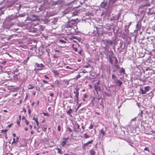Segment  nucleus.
Listing matches in <instances>:
<instances>
[{
	"label": "nucleus",
	"mask_w": 155,
	"mask_h": 155,
	"mask_svg": "<svg viewBox=\"0 0 155 155\" xmlns=\"http://www.w3.org/2000/svg\"><path fill=\"white\" fill-rule=\"evenodd\" d=\"M2 73H4V78L6 80H8L11 78L12 75L15 74L14 72L10 71V69H6L3 68L2 69Z\"/></svg>",
	"instance_id": "f257e3e1"
},
{
	"label": "nucleus",
	"mask_w": 155,
	"mask_h": 155,
	"mask_svg": "<svg viewBox=\"0 0 155 155\" xmlns=\"http://www.w3.org/2000/svg\"><path fill=\"white\" fill-rule=\"evenodd\" d=\"M77 19H68V21L65 24L64 26L67 28H72L74 26H76L77 24V22L76 21Z\"/></svg>",
	"instance_id": "f03ea898"
},
{
	"label": "nucleus",
	"mask_w": 155,
	"mask_h": 155,
	"mask_svg": "<svg viewBox=\"0 0 155 155\" xmlns=\"http://www.w3.org/2000/svg\"><path fill=\"white\" fill-rule=\"evenodd\" d=\"M79 89L76 87L75 88V91L74 92V93L75 94V98H74V101H77V103L78 101V97L79 94Z\"/></svg>",
	"instance_id": "7ed1b4c3"
},
{
	"label": "nucleus",
	"mask_w": 155,
	"mask_h": 155,
	"mask_svg": "<svg viewBox=\"0 0 155 155\" xmlns=\"http://www.w3.org/2000/svg\"><path fill=\"white\" fill-rule=\"evenodd\" d=\"M100 86V83L99 82H97L94 84V87L97 92H98V91H100L101 90Z\"/></svg>",
	"instance_id": "20e7f679"
},
{
	"label": "nucleus",
	"mask_w": 155,
	"mask_h": 155,
	"mask_svg": "<svg viewBox=\"0 0 155 155\" xmlns=\"http://www.w3.org/2000/svg\"><path fill=\"white\" fill-rule=\"evenodd\" d=\"M27 19L28 20H31L32 21H35L37 19L38 17L37 16L33 15L29 17H28Z\"/></svg>",
	"instance_id": "39448f33"
},
{
	"label": "nucleus",
	"mask_w": 155,
	"mask_h": 155,
	"mask_svg": "<svg viewBox=\"0 0 155 155\" xmlns=\"http://www.w3.org/2000/svg\"><path fill=\"white\" fill-rule=\"evenodd\" d=\"M35 65L37 67L40 68H38V70H42V68H43L45 67V66L44 65L42 64H39L37 63H35Z\"/></svg>",
	"instance_id": "423d86ee"
},
{
	"label": "nucleus",
	"mask_w": 155,
	"mask_h": 155,
	"mask_svg": "<svg viewBox=\"0 0 155 155\" xmlns=\"http://www.w3.org/2000/svg\"><path fill=\"white\" fill-rule=\"evenodd\" d=\"M115 83L116 84V85L118 87L120 86L122 84V82L118 79L115 80Z\"/></svg>",
	"instance_id": "0eeeda50"
},
{
	"label": "nucleus",
	"mask_w": 155,
	"mask_h": 155,
	"mask_svg": "<svg viewBox=\"0 0 155 155\" xmlns=\"http://www.w3.org/2000/svg\"><path fill=\"white\" fill-rule=\"evenodd\" d=\"M112 25H111L110 24H107L104 26V28H106L107 30L110 31L111 30V26Z\"/></svg>",
	"instance_id": "6e6552de"
},
{
	"label": "nucleus",
	"mask_w": 155,
	"mask_h": 155,
	"mask_svg": "<svg viewBox=\"0 0 155 155\" xmlns=\"http://www.w3.org/2000/svg\"><path fill=\"white\" fill-rule=\"evenodd\" d=\"M107 2L106 1H104L101 2V6L102 8H105L107 6Z\"/></svg>",
	"instance_id": "1a4fd4ad"
},
{
	"label": "nucleus",
	"mask_w": 155,
	"mask_h": 155,
	"mask_svg": "<svg viewBox=\"0 0 155 155\" xmlns=\"http://www.w3.org/2000/svg\"><path fill=\"white\" fill-rule=\"evenodd\" d=\"M38 29L36 28H31L30 29V32H32L33 33H38Z\"/></svg>",
	"instance_id": "9d476101"
},
{
	"label": "nucleus",
	"mask_w": 155,
	"mask_h": 155,
	"mask_svg": "<svg viewBox=\"0 0 155 155\" xmlns=\"http://www.w3.org/2000/svg\"><path fill=\"white\" fill-rule=\"evenodd\" d=\"M93 141V140H92L91 141H88L87 143H84L82 147L83 149H84L86 146H87L89 144L91 143Z\"/></svg>",
	"instance_id": "9b49d317"
},
{
	"label": "nucleus",
	"mask_w": 155,
	"mask_h": 155,
	"mask_svg": "<svg viewBox=\"0 0 155 155\" xmlns=\"http://www.w3.org/2000/svg\"><path fill=\"white\" fill-rule=\"evenodd\" d=\"M141 28V23L140 22H137L136 25V28L137 31L140 29Z\"/></svg>",
	"instance_id": "f8f14e48"
},
{
	"label": "nucleus",
	"mask_w": 155,
	"mask_h": 155,
	"mask_svg": "<svg viewBox=\"0 0 155 155\" xmlns=\"http://www.w3.org/2000/svg\"><path fill=\"white\" fill-rule=\"evenodd\" d=\"M52 21H51L52 23L51 25H52V24L53 25H56L58 21V19L56 18H54V19H52Z\"/></svg>",
	"instance_id": "ddd939ff"
},
{
	"label": "nucleus",
	"mask_w": 155,
	"mask_h": 155,
	"mask_svg": "<svg viewBox=\"0 0 155 155\" xmlns=\"http://www.w3.org/2000/svg\"><path fill=\"white\" fill-rule=\"evenodd\" d=\"M75 39L76 40H78L79 41L81 40V39L80 38L76 36H71V37L70 38V39Z\"/></svg>",
	"instance_id": "4468645a"
},
{
	"label": "nucleus",
	"mask_w": 155,
	"mask_h": 155,
	"mask_svg": "<svg viewBox=\"0 0 155 155\" xmlns=\"http://www.w3.org/2000/svg\"><path fill=\"white\" fill-rule=\"evenodd\" d=\"M72 109L70 108L69 110H68L67 111V114H68L69 115H70L71 117H72V116L71 115V113H72Z\"/></svg>",
	"instance_id": "2eb2a0df"
},
{
	"label": "nucleus",
	"mask_w": 155,
	"mask_h": 155,
	"mask_svg": "<svg viewBox=\"0 0 155 155\" xmlns=\"http://www.w3.org/2000/svg\"><path fill=\"white\" fill-rule=\"evenodd\" d=\"M106 42L107 44L110 45H112L113 43V41L110 40H106Z\"/></svg>",
	"instance_id": "dca6fc26"
},
{
	"label": "nucleus",
	"mask_w": 155,
	"mask_h": 155,
	"mask_svg": "<svg viewBox=\"0 0 155 155\" xmlns=\"http://www.w3.org/2000/svg\"><path fill=\"white\" fill-rule=\"evenodd\" d=\"M78 13V10H75L73 12L72 16L76 15H77Z\"/></svg>",
	"instance_id": "f3484780"
},
{
	"label": "nucleus",
	"mask_w": 155,
	"mask_h": 155,
	"mask_svg": "<svg viewBox=\"0 0 155 155\" xmlns=\"http://www.w3.org/2000/svg\"><path fill=\"white\" fill-rule=\"evenodd\" d=\"M105 131H106V130H104V129H101V130L100 131V133H101L102 134L103 136H104V135H105Z\"/></svg>",
	"instance_id": "a211bd4d"
},
{
	"label": "nucleus",
	"mask_w": 155,
	"mask_h": 155,
	"mask_svg": "<svg viewBox=\"0 0 155 155\" xmlns=\"http://www.w3.org/2000/svg\"><path fill=\"white\" fill-rule=\"evenodd\" d=\"M140 91L141 92L142 94H145L146 93V91L144 89V90L142 88L140 89Z\"/></svg>",
	"instance_id": "6ab92c4d"
},
{
	"label": "nucleus",
	"mask_w": 155,
	"mask_h": 155,
	"mask_svg": "<svg viewBox=\"0 0 155 155\" xmlns=\"http://www.w3.org/2000/svg\"><path fill=\"white\" fill-rule=\"evenodd\" d=\"M56 149L58 150V153H59L60 154H62V152L61 150L59 148L57 147L56 148Z\"/></svg>",
	"instance_id": "aec40b11"
},
{
	"label": "nucleus",
	"mask_w": 155,
	"mask_h": 155,
	"mask_svg": "<svg viewBox=\"0 0 155 155\" xmlns=\"http://www.w3.org/2000/svg\"><path fill=\"white\" fill-rule=\"evenodd\" d=\"M91 155H94L95 152L93 149H91L90 151Z\"/></svg>",
	"instance_id": "412c9836"
},
{
	"label": "nucleus",
	"mask_w": 155,
	"mask_h": 155,
	"mask_svg": "<svg viewBox=\"0 0 155 155\" xmlns=\"http://www.w3.org/2000/svg\"><path fill=\"white\" fill-rule=\"evenodd\" d=\"M13 79L15 80H18L19 79V78L18 76V75L15 74L13 76Z\"/></svg>",
	"instance_id": "4be33fe9"
},
{
	"label": "nucleus",
	"mask_w": 155,
	"mask_h": 155,
	"mask_svg": "<svg viewBox=\"0 0 155 155\" xmlns=\"http://www.w3.org/2000/svg\"><path fill=\"white\" fill-rule=\"evenodd\" d=\"M120 73L121 74L123 73V74H125V71L124 69L122 68L120 71Z\"/></svg>",
	"instance_id": "5701e85b"
},
{
	"label": "nucleus",
	"mask_w": 155,
	"mask_h": 155,
	"mask_svg": "<svg viewBox=\"0 0 155 155\" xmlns=\"http://www.w3.org/2000/svg\"><path fill=\"white\" fill-rule=\"evenodd\" d=\"M150 4L149 2L147 3V4H144L142 5V7H148L150 6Z\"/></svg>",
	"instance_id": "b1692460"
},
{
	"label": "nucleus",
	"mask_w": 155,
	"mask_h": 155,
	"mask_svg": "<svg viewBox=\"0 0 155 155\" xmlns=\"http://www.w3.org/2000/svg\"><path fill=\"white\" fill-rule=\"evenodd\" d=\"M72 47L73 48V49L74 50H75V52H77V51H78V49H77V48L76 47H74V44L72 45Z\"/></svg>",
	"instance_id": "393cba45"
},
{
	"label": "nucleus",
	"mask_w": 155,
	"mask_h": 155,
	"mask_svg": "<svg viewBox=\"0 0 155 155\" xmlns=\"http://www.w3.org/2000/svg\"><path fill=\"white\" fill-rule=\"evenodd\" d=\"M66 144V141H63L61 143V145L62 147H64Z\"/></svg>",
	"instance_id": "a878e982"
},
{
	"label": "nucleus",
	"mask_w": 155,
	"mask_h": 155,
	"mask_svg": "<svg viewBox=\"0 0 155 155\" xmlns=\"http://www.w3.org/2000/svg\"><path fill=\"white\" fill-rule=\"evenodd\" d=\"M75 125L76 127H77V129L78 130L80 129V126L77 123H76L75 124Z\"/></svg>",
	"instance_id": "bb28decb"
},
{
	"label": "nucleus",
	"mask_w": 155,
	"mask_h": 155,
	"mask_svg": "<svg viewBox=\"0 0 155 155\" xmlns=\"http://www.w3.org/2000/svg\"><path fill=\"white\" fill-rule=\"evenodd\" d=\"M43 114L44 116L49 117L50 114H48V113H45L43 112Z\"/></svg>",
	"instance_id": "cd10ccee"
},
{
	"label": "nucleus",
	"mask_w": 155,
	"mask_h": 155,
	"mask_svg": "<svg viewBox=\"0 0 155 155\" xmlns=\"http://www.w3.org/2000/svg\"><path fill=\"white\" fill-rule=\"evenodd\" d=\"M53 72L56 75H58L59 74V73L57 70H54Z\"/></svg>",
	"instance_id": "c85d7f7f"
},
{
	"label": "nucleus",
	"mask_w": 155,
	"mask_h": 155,
	"mask_svg": "<svg viewBox=\"0 0 155 155\" xmlns=\"http://www.w3.org/2000/svg\"><path fill=\"white\" fill-rule=\"evenodd\" d=\"M149 88L150 87L148 86H146L144 87V89L147 91H149Z\"/></svg>",
	"instance_id": "c756f323"
},
{
	"label": "nucleus",
	"mask_w": 155,
	"mask_h": 155,
	"mask_svg": "<svg viewBox=\"0 0 155 155\" xmlns=\"http://www.w3.org/2000/svg\"><path fill=\"white\" fill-rule=\"evenodd\" d=\"M109 62L111 64H112L113 63V60L111 57H109Z\"/></svg>",
	"instance_id": "7c9ffc66"
},
{
	"label": "nucleus",
	"mask_w": 155,
	"mask_h": 155,
	"mask_svg": "<svg viewBox=\"0 0 155 155\" xmlns=\"http://www.w3.org/2000/svg\"><path fill=\"white\" fill-rule=\"evenodd\" d=\"M117 77L114 75V74H113L112 75V79H114V80H117L116 79H117Z\"/></svg>",
	"instance_id": "2f4dec72"
},
{
	"label": "nucleus",
	"mask_w": 155,
	"mask_h": 155,
	"mask_svg": "<svg viewBox=\"0 0 155 155\" xmlns=\"http://www.w3.org/2000/svg\"><path fill=\"white\" fill-rule=\"evenodd\" d=\"M84 138H87L90 137L89 136L87 135L86 134H84Z\"/></svg>",
	"instance_id": "473e14b6"
},
{
	"label": "nucleus",
	"mask_w": 155,
	"mask_h": 155,
	"mask_svg": "<svg viewBox=\"0 0 155 155\" xmlns=\"http://www.w3.org/2000/svg\"><path fill=\"white\" fill-rule=\"evenodd\" d=\"M59 41L60 42L62 43H66V42L65 41L62 39L60 40H59Z\"/></svg>",
	"instance_id": "72a5a7b5"
},
{
	"label": "nucleus",
	"mask_w": 155,
	"mask_h": 155,
	"mask_svg": "<svg viewBox=\"0 0 155 155\" xmlns=\"http://www.w3.org/2000/svg\"><path fill=\"white\" fill-rule=\"evenodd\" d=\"M7 131H8V130H6V129L5 130H1V131H2L1 133H4V134H6V132Z\"/></svg>",
	"instance_id": "f704fd0d"
},
{
	"label": "nucleus",
	"mask_w": 155,
	"mask_h": 155,
	"mask_svg": "<svg viewBox=\"0 0 155 155\" xmlns=\"http://www.w3.org/2000/svg\"><path fill=\"white\" fill-rule=\"evenodd\" d=\"M67 130L69 131L70 132H72V130L71 129V128L69 127H68L67 128Z\"/></svg>",
	"instance_id": "c9c22d12"
},
{
	"label": "nucleus",
	"mask_w": 155,
	"mask_h": 155,
	"mask_svg": "<svg viewBox=\"0 0 155 155\" xmlns=\"http://www.w3.org/2000/svg\"><path fill=\"white\" fill-rule=\"evenodd\" d=\"M113 20H116V17L115 16H113L110 18V20L112 21Z\"/></svg>",
	"instance_id": "e433bc0d"
},
{
	"label": "nucleus",
	"mask_w": 155,
	"mask_h": 155,
	"mask_svg": "<svg viewBox=\"0 0 155 155\" xmlns=\"http://www.w3.org/2000/svg\"><path fill=\"white\" fill-rule=\"evenodd\" d=\"M29 86L30 87H28V89H32L34 88V86H31L30 85H29Z\"/></svg>",
	"instance_id": "4c0bfd02"
},
{
	"label": "nucleus",
	"mask_w": 155,
	"mask_h": 155,
	"mask_svg": "<svg viewBox=\"0 0 155 155\" xmlns=\"http://www.w3.org/2000/svg\"><path fill=\"white\" fill-rule=\"evenodd\" d=\"M44 27L42 26H40L39 29L43 31L44 30Z\"/></svg>",
	"instance_id": "58836bf2"
},
{
	"label": "nucleus",
	"mask_w": 155,
	"mask_h": 155,
	"mask_svg": "<svg viewBox=\"0 0 155 155\" xmlns=\"http://www.w3.org/2000/svg\"><path fill=\"white\" fill-rule=\"evenodd\" d=\"M69 137H68L67 138L63 137L62 139L64 141H66V142H67V141Z\"/></svg>",
	"instance_id": "ea45409f"
},
{
	"label": "nucleus",
	"mask_w": 155,
	"mask_h": 155,
	"mask_svg": "<svg viewBox=\"0 0 155 155\" xmlns=\"http://www.w3.org/2000/svg\"><path fill=\"white\" fill-rule=\"evenodd\" d=\"M25 123H26V124L27 125H28V124H29V121L27 120H26V119H25Z\"/></svg>",
	"instance_id": "a19ab883"
},
{
	"label": "nucleus",
	"mask_w": 155,
	"mask_h": 155,
	"mask_svg": "<svg viewBox=\"0 0 155 155\" xmlns=\"http://www.w3.org/2000/svg\"><path fill=\"white\" fill-rule=\"evenodd\" d=\"M18 28H12V30L14 31H18Z\"/></svg>",
	"instance_id": "79ce46f5"
},
{
	"label": "nucleus",
	"mask_w": 155,
	"mask_h": 155,
	"mask_svg": "<svg viewBox=\"0 0 155 155\" xmlns=\"http://www.w3.org/2000/svg\"><path fill=\"white\" fill-rule=\"evenodd\" d=\"M14 143H17L16 142L15 140V138H13V141L12 143V144H13Z\"/></svg>",
	"instance_id": "37998d69"
},
{
	"label": "nucleus",
	"mask_w": 155,
	"mask_h": 155,
	"mask_svg": "<svg viewBox=\"0 0 155 155\" xmlns=\"http://www.w3.org/2000/svg\"><path fill=\"white\" fill-rule=\"evenodd\" d=\"M93 127H94V125L92 124H91L89 127V129H93Z\"/></svg>",
	"instance_id": "c03bdc74"
},
{
	"label": "nucleus",
	"mask_w": 155,
	"mask_h": 155,
	"mask_svg": "<svg viewBox=\"0 0 155 155\" xmlns=\"http://www.w3.org/2000/svg\"><path fill=\"white\" fill-rule=\"evenodd\" d=\"M130 25V23H129L128 25H125V27L126 28H128Z\"/></svg>",
	"instance_id": "a18cd8bd"
},
{
	"label": "nucleus",
	"mask_w": 155,
	"mask_h": 155,
	"mask_svg": "<svg viewBox=\"0 0 155 155\" xmlns=\"http://www.w3.org/2000/svg\"><path fill=\"white\" fill-rule=\"evenodd\" d=\"M82 103H81L79 104V105H78V106L76 109V110H77L79 108V107H81V104Z\"/></svg>",
	"instance_id": "49530a36"
},
{
	"label": "nucleus",
	"mask_w": 155,
	"mask_h": 155,
	"mask_svg": "<svg viewBox=\"0 0 155 155\" xmlns=\"http://www.w3.org/2000/svg\"><path fill=\"white\" fill-rule=\"evenodd\" d=\"M35 115H34V116L33 117V120H34L35 121H36L38 120V118L37 117H35Z\"/></svg>",
	"instance_id": "de8ad7c7"
},
{
	"label": "nucleus",
	"mask_w": 155,
	"mask_h": 155,
	"mask_svg": "<svg viewBox=\"0 0 155 155\" xmlns=\"http://www.w3.org/2000/svg\"><path fill=\"white\" fill-rule=\"evenodd\" d=\"M144 150L145 151H147L149 152H150L148 148L147 147H145Z\"/></svg>",
	"instance_id": "09e8293b"
},
{
	"label": "nucleus",
	"mask_w": 155,
	"mask_h": 155,
	"mask_svg": "<svg viewBox=\"0 0 155 155\" xmlns=\"http://www.w3.org/2000/svg\"><path fill=\"white\" fill-rule=\"evenodd\" d=\"M128 29V28H125L124 29V31L126 33H128L129 32V30Z\"/></svg>",
	"instance_id": "8fccbe9b"
},
{
	"label": "nucleus",
	"mask_w": 155,
	"mask_h": 155,
	"mask_svg": "<svg viewBox=\"0 0 155 155\" xmlns=\"http://www.w3.org/2000/svg\"><path fill=\"white\" fill-rule=\"evenodd\" d=\"M90 66V64H87V65H85V67H84V68H88L89 66Z\"/></svg>",
	"instance_id": "3c124183"
},
{
	"label": "nucleus",
	"mask_w": 155,
	"mask_h": 155,
	"mask_svg": "<svg viewBox=\"0 0 155 155\" xmlns=\"http://www.w3.org/2000/svg\"><path fill=\"white\" fill-rule=\"evenodd\" d=\"M58 131H60L61 130V127L60 125H58Z\"/></svg>",
	"instance_id": "603ef678"
},
{
	"label": "nucleus",
	"mask_w": 155,
	"mask_h": 155,
	"mask_svg": "<svg viewBox=\"0 0 155 155\" xmlns=\"http://www.w3.org/2000/svg\"><path fill=\"white\" fill-rule=\"evenodd\" d=\"M4 68H3L2 66H0V74L2 73V69H3Z\"/></svg>",
	"instance_id": "864d4df0"
},
{
	"label": "nucleus",
	"mask_w": 155,
	"mask_h": 155,
	"mask_svg": "<svg viewBox=\"0 0 155 155\" xmlns=\"http://www.w3.org/2000/svg\"><path fill=\"white\" fill-rule=\"evenodd\" d=\"M106 34H108V35L110 36H112V33L111 32H107V33H106Z\"/></svg>",
	"instance_id": "5fc2aeb1"
},
{
	"label": "nucleus",
	"mask_w": 155,
	"mask_h": 155,
	"mask_svg": "<svg viewBox=\"0 0 155 155\" xmlns=\"http://www.w3.org/2000/svg\"><path fill=\"white\" fill-rule=\"evenodd\" d=\"M42 82L44 83H45V84H48V82L47 81H45V80H43L42 81Z\"/></svg>",
	"instance_id": "6e6d98bb"
},
{
	"label": "nucleus",
	"mask_w": 155,
	"mask_h": 155,
	"mask_svg": "<svg viewBox=\"0 0 155 155\" xmlns=\"http://www.w3.org/2000/svg\"><path fill=\"white\" fill-rule=\"evenodd\" d=\"M115 67L117 69H119V66L117 64H115Z\"/></svg>",
	"instance_id": "4d7b16f0"
},
{
	"label": "nucleus",
	"mask_w": 155,
	"mask_h": 155,
	"mask_svg": "<svg viewBox=\"0 0 155 155\" xmlns=\"http://www.w3.org/2000/svg\"><path fill=\"white\" fill-rule=\"evenodd\" d=\"M83 110H86V108L85 107H84L82 108L81 109L79 110V111Z\"/></svg>",
	"instance_id": "13d9d810"
},
{
	"label": "nucleus",
	"mask_w": 155,
	"mask_h": 155,
	"mask_svg": "<svg viewBox=\"0 0 155 155\" xmlns=\"http://www.w3.org/2000/svg\"><path fill=\"white\" fill-rule=\"evenodd\" d=\"M117 0H110L109 1L110 2H112L113 3H114Z\"/></svg>",
	"instance_id": "bf43d9fd"
},
{
	"label": "nucleus",
	"mask_w": 155,
	"mask_h": 155,
	"mask_svg": "<svg viewBox=\"0 0 155 155\" xmlns=\"http://www.w3.org/2000/svg\"><path fill=\"white\" fill-rule=\"evenodd\" d=\"M28 113L29 114V115H30L31 114V109L30 108H29L28 109Z\"/></svg>",
	"instance_id": "052dcab7"
},
{
	"label": "nucleus",
	"mask_w": 155,
	"mask_h": 155,
	"mask_svg": "<svg viewBox=\"0 0 155 155\" xmlns=\"http://www.w3.org/2000/svg\"><path fill=\"white\" fill-rule=\"evenodd\" d=\"M118 62V60L117 59H116L115 60V64H117Z\"/></svg>",
	"instance_id": "680f3d73"
},
{
	"label": "nucleus",
	"mask_w": 155,
	"mask_h": 155,
	"mask_svg": "<svg viewBox=\"0 0 155 155\" xmlns=\"http://www.w3.org/2000/svg\"><path fill=\"white\" fill-rule=\"evenodd\" d=\"M120 15H118L117 17V18H116V20H118V19H119V18H120Z\"/></svg>",
	"instance_id": "e2e57ef3"
},
{
	"label": "nucleus",
	"mask_w": 155,
	"mask_h": 155,
	"mask_svg": "<svg viewBox=\"0 0 155 155\" xmlns=\"http://www.w3.org/2000/svg\"><path fill=\"white\" fill-rule=\"evenodd\" d=\"M17 124L19 126L20 125V121L18 120L17 121Z\"/></svg>",
	"instance_id": "0e129e2a"
},
{
	"label": "nucleus",
	"mask_w": 155,
	"mask_h": 155,
	"mask_svg": "<svg viewBox=\"0 0 155 155\" xmlns=\"http://www.w3.org/2000/svg\"><path fill=\"white\" fill-rule=\"evenodd\" d=\"M142 114H143V111H141V114L139 115L140 117H143V116L142 115Z\"/></svg>",
	"instance_id": "69168bd1"
},
{
	"label": "nucleus",
	"mask_w": 155,
	"mask_h": 155,
	"mask_svg": "<svg viewBox=\"0 0 155 155\" xmlns=\"http://www.w3.org/2000/svg\"><path fill=\"white\" fill-rule=\"evenodd\" d=\"M149 95L151 96V97H150L151 98L152 97H153V94L152 93H150L149 94Z\"/></svg>",
	"instance_id": "338daca9"
},
{
	"label": "nucleus",
	"mask_w": 155,
	"mask_h": 155,
	"mask_svg": "<svg viewBox=\"0 0 155 155\" xmlns=\"http://www.w3.org/2000/svg\"><path fill=\"white\" fill-rule=\"evenodd\" d=\"M24 111L25 113L26 112V111L24 107L23 108V111Z\"/></svg>",
	"instance_id": "774afa93"
}]
</instances>
